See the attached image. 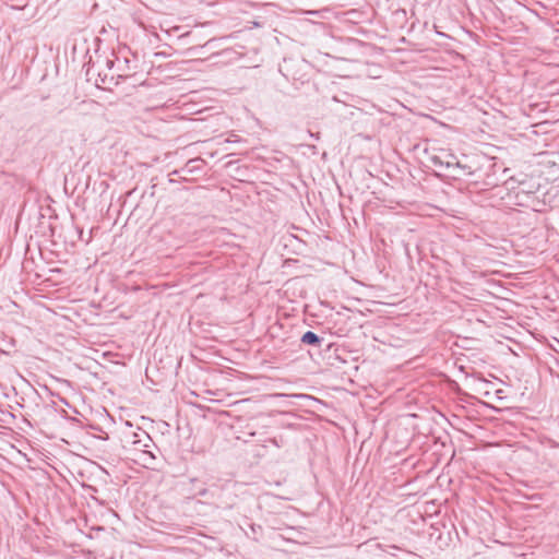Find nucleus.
<instances>
[{"label":"nucleus","instance_id":"nucleus-11","mask_svg":"<svg viewBox=\"0 0 559 559\" xmlns=\"http://www.w3.org/2000/svg\"><path fill=\"white\" fill-rule=\"evenodd\" d=\"M144 438H145L146 441H151V438H150L148 435L144 433Z\"/></svg>","mask_w":559,"mask_h":559},{"label":"nucleus","instance_id":"nucleus-3","mask_svg":"<svg viewBox=\"0 0 559 559\" xmlns=\"http://www.w3.org/2000/svg\"><path fill=\"white\" fill-rule=\"evenodd\" d=\"M431 163L437 167H443V158L439 155H432L430 157Z\"/></svg>","mask_w":559,"mask_h":559},{"label":"nucleus","instance_id":"nucleus-5","mask_svg":"<svg viewBox=\"0 0 559 559\" xmlns=\"http://www.w3.org/2000/svg\"><path fill=\"white\" fill-rule=\"evenodd\" d=\"M200 160H201V159H199V158L190 159V160L187 163L186 167H185V168H182V171L188 170L189 173H191V171H192V168H193V167H195V164H194V163H198V162H200Z\"/></svg>","mask_w":559,"mask_h":559},{"label":"nucleus","instance_id":"nucleus-2","mask_svg":"<svg viewBox=\"0 0 559 559\" xmlns=\"http://www.w3.org/2000/svg\"><path fill=\"white\" fill-rule=\"evenodd\" d=\"M444 157H445V159H443V167L444 168H447V169L453 168V169L465 170L466 166L461 165L460 162L456 159L455 155H453L451 153H447Z\"/></svg>","mask_w":559,"mask_h":559},{"label":"nucleus","instance_id":"nucleus-7","mask_svg":"<svg viewBox=\"0 0 559 559\" xmlns=\"http://www.w3.org/2000/svg\"><path fill=\"white\" fill-rule=\"evenodd\" d=\"M79 236H80V239L85 241V242H90L91 240V231L88 233L87 237H86V234L83 233L82 229L79 230Z\"/></svg>","mask_w":559,"mask_h":559},{"label":"nucleus","instance_id":"nucleus-8","mask_svg":"<svg viewBox=\"0 0 559 559\" xmlns=\"http://www.w3.org/2000/svg\"><path fill=\"white\" fill-rule=\"evenodd\" d=\"M143 455L145 456L144 461H146V459H148V460L155 459L154 455L148 450H143Z\"/></svg>","mask_w":559,"mask_h":559},{"label":"nucleus","instance_id":"nucleus-1","mask_svg":"<svg viewBox=\"0 0 559 559\" xmlns=\"http://www.w3.org/2000/svg\"><path fill=\"white\" fill-rule=\"evenodd\" d=\"M323 341H324L323 337H320L318 334H316L312 331H307L301 336V343H304L306 345L320 347L321 344L323 343Z\"/></svg>","mask_w":559,"mask_h":559},{"label":"nucleus","instance_id":"nucleus-6","mask_svg":"<svg viewBox=\"0 0 559 559\" xmlns=\"http://www.w3.org/2000/svg\"><path fill=\"white\" fill-rule=\"evenodd\" d=\"M79 236H80V239L85 241V242H90L91 240V231L88 233L87 237H86V234L83 233L82 229L79 230Z\"/></svg>","mask_w":559,"mask_h":559},{"label":"nucleus","instance_id":"nucleus-10","mask_svg":"<svg viewBox=\"0 0 559 559\" xmlns=\"http://www.w3.org/2000/svg\"><path fill=\"white\" fill-rule=\"evenodd\" d=\"M207 493V489H202L199 491L200 496H205Z\"/></svg>","mask_w":559,"mask_h":559},{"label":"nucleus","instance_id":"nucleus-12","mask_svg":"<svg viewBox=\"0 0 559 559\" xmlns=\"http://www.w3.org/2000/svg\"><path fill=\"white\" fill-rule=\"evenodd\" d=\"M142 443V440L134 441V444Z\"/></svg>","mask_w":559,"mask_h":559},{"label":"nucleus","instance_id":"nucleus-4","mask_svg":"<svg viewBox=\"0 0 559 559\" xmlns=\"http://www.w3.org/2000/svg\"><path fill=\"white\" fill-rule=\"evenodd\" d=\"M200 160H201V159H199V158L190 159V160L187 163L186 167H185V168H182V171L188 170L189 173H191V171H192V168H193V167H195V164H194V163H198V162H200Z\"/></svg>","mask_w":559,"mask_h":559},{"label":"nucleus","instance_id":"nucleus-9","mask_svg":"<svg viewBox=\"0 0 559 559\" xmlns=\"http://www.w3.org/2000/svg\"><path fill=\"white\" fill-rule=\"evenodd\" d=\"M240 139L237 136V135H231L230 138H228L226 140L227 143H235V142H239Z\"/></svg>","mask_w":559,"mask_h":559}]
</instances>
